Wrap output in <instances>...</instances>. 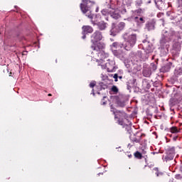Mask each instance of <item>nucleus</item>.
<instances>
[{"instance_id":"obj_19","label":"nucleus","mask_w":182,"mask_h":182,"mask_svg":"<svg viewBox=\"0 0 182 182\" xmlns=\"http://www.w3.org/2000/svg\"><path fill=\"white\" fill-rule=\"evenodd\" d=\"M134 157H136V159H138L139 160H141V159H143V155L138 151L134 153Z\"/></svg>"},{"instance_id":"obj_34","label":"nucleus","mask_w":182,"mask_h":182,"mask_svg":"<svg viewBox=\"0 0 182 182\" xmlns=\"http://www.w3.org/2000/svg\"><path fill=\"white\" fill-rule=\"evenodd\" d=\"M82 39H86V35H87V33H82Z\"/></svg>"},{"instance_id":"obj_41","label":"nucleus","mask_w":182,"mask_h":182,"mask_svg":"<svg viewBox=\"0 0 182 182\" xmlns=\"http://www.w3.org/2000/svg\"><path fill=\"white\" fill-rule=\"evenodd\" d=\"M95 90L92 89V92H94Z\"/></svg>"},{"instance_id":"obj_38","label":"nucleus","mask_w":182,"mask_h":182,"mask_svg":"<svg viewBox=\"0 0 182 182\" xmlns=\"http://www.w3.org/2000/svg\"><path fill=\"white\" fill-rule=\"evenodd\" d=\"M119 79H122V76H119Z\"/></svg>"},{"instance_id":"obj_18","label":"nucleus","mask_w":182,"mask_h":182,"mask_svg":"<svg viewBox=\"0 0 182 182\" xmlns=\"http://www.w3.org/2000/svg\"><path fill=\"white\" fill-rule=\"evenodd\" d=\"M142 136H143V134L140 135L137 138V137H136V135H134V137L132 138L131 140H132V141H134L135 143H140Z\"/></svg>"},{"instance_id":"obj_27","label":"nucleus","mask_w":182,"mask_h":182,"mask_svg":"<svg viewBox=\"0 0 182 182\" xmlns=\"http://www.w3.org/2000/svg\"><path fill=\"white\" fill-rule=\"evenodd\" d=\"M141 4H143V1L141 0L136 1V6H141Z\"/></svg>"},{"instance_id":"obj_22","label":"nucleus","mask_w":182,"mask_h":182,"mask_svg":"<svg viewBox=\"0 0 182 182\" xmlns=\"http://www.w3.org/2000/svg\"><path fill=\"white\" fill-rule=\"evenodd\" d=\"M170 132L171 133H179L180 130L178 129V128H177V127H172L170 129Z\"/></svg>"},{"instance_id":"obj_23","label":"nucleus","mask_w":182,"mask_h":182,"mask_svg":"<svg viewBox=\"0 0 182 182\" xmlns=\"http://www.w3.org/2000/svg\"><path fill=\"white\" fill-rule=\"evenodd\" d=\"M117 106H119V107H124V106H126V103L124 101H122L120 100H119L117 102Z\"/></svg>"},{"instance_id":"obj_25","label":"nucleus","mask_w":182,"mask_h":182,"mask_svg":"<svg viewBox=\"0 0 182 182\" xmlns=\"http://www.w3.org/2000/svg\"><path fill=\"white\" fill-rule=\"evenodd\" d=\"M143 86H146V89L151 87L150 83H149V82H147L146 80L143 82Z\"/></svg>"},{"instance_id":"obj_6","label":"nucleus","mask_w":182,"mask_h":182,"mask_svg":"<svg viewBox=\"0 0 182 182\" xmlns=\"http://www.w3.org/2000/svg\"><path fill=\"white\" fill-rule=\"evenodd\" d=\"M124 26H126V23H124V22L119 23L116 28L112 27L110 30V35L112 36H116L117 33H119L120 31H123L124 29Z\"/></svg>"},{"instance_id":"obj_4","label":"nucleus","mask_w":182,"mask_h":182,"mask_svg":"<svg viewBox=\"0 0 182 182\" xmlns=\"http://www.w3.org/2000/svg\"><path fill=\"white\" fill-rule=\"evenodd\" d=\"M99 59H97V62H98V65L102 66V69H105V59H107L109 58V53H105V51H101L98 53Z\"/></svg>"},{"instance_id":"obj_2","label":"nucleus","mask_w":182,"mask_h":182,"mask_svg":"<svg viewBox=\"0 0 182 182\" xmlns=\"http://www.w3.org/2000/svg\"><path fill=\"white\" fill-rule=\"evenodd\" d=\"M83 3L80 4V8L82 14H84L86 16L87 14H92L90 9H92V6H95V4L90 0H82Z\"/></svg>"},{"instance_id":"obj_1","label":"nucleus","mask_w":182,"mask_h":182,"mask_svg":"<svg viewBox=\"0 0 182 182\" xmlns=\"http://www.w3.org/2000/svg\"><path fill=\"white\" fill-rule=\"evenodd\" d=\"M125 43L124 46V49L125 50H132V48L134 45H136V42L137 41V36L136 34H132L127 36V34L124 35Z\"/></svg>"},{"instance_id":"obj_28","label":"nucleus","mask_w":182,"mask_h":182,"mask_svg":"<svg viewBox=\"0 0 182 182\" xmlns=\"http://www.w3.org/2000/svg\"><path fill=\"white\" fill-rule=\"evenodd\" d=\"M117 123L118 124H119L120 126H123L124 124V122L122 121V119H121L120 118L118 119L117 120Z\"/></svg>"},{"instance_id":"obj_32","label":"nucleus","mask_w":182,"mask_h":182,"mask_svg":"<svg viewBox=\"0 0 182 182\" xmlns=\"http://www.w3.org/2000/svg\"><path fill=\"white\" fill-rule=\"evenodd\" d=\"M113 77L114 79V82H117V79L119 77V75L117 74H114Z\"/></svg>"},{"instance_id":"obj_40","label":"nucleus","mask_w":182,"mask_h":182,"mask_svg":"<svg viewBox=\"0 0 182 182\" xmlns=\"http://www.w3.org/2000/svg\"><path fill=\"white\" fill-rule=\"evenodd\" d=\"M149 4H151V1H149Z\"/></svg>"},{"instance_id":"obj_3","label":"nucleus","mask_w":182,"mask_h":182,"mask_svg":"<svg viewBox=\"0 0 182 182\" xmlns=\"http://www.w3.org/2000/svg\"><path fill=\"white\" fill-rule=\"evenodd\" d=\"M86 16L88 17L89 19H90L91 23H92V25H97L100 31H105V29L107 28V23H105V21H100L96 23V21H93V18H95V14H92L91 12L87 14Z\"/></svg>"},{"instance_id":"obj_5","label":"nucleus","mask_w":182,"mask_h":182,"mask_svg":"<svg viewBox=\"0 0 182 182\" xmlns=\"http://www.w3.org/2000/svg\"><path fill=\"white\" fill-rule=\"evenodd\" d=\"M105 69H107V72L113 73L116 72L117 70V66H116V61L108 60L105 63Z\"/></svg>"},{"instance_id":"obj_15","label":"nucleus","mask_w":182,"mask_h":182,"mask_svg":"<svg viewBox=\"0 0 182 182\" xmlns=\"http://www.w3.org/2000/svg\"><path fill=\"white\" fill-rule=\"evenodd\" d=\"M110 93H113L114 95H117L119 93V88L116 85H113L110 89Z\"/></svg>"},{"instance_id":"obj_8","label":"nucleus","mask_w":182,"mask_h":182,"mask_svg":"<svg viewBox=\"0 0 182 182\" xmlns=\"http://www.w3.org/2000/svg\"><path fill=\"white\" fill-rule=\"evenodd\" d=\"M102 39L103 34L99 31H95L91 36V42H100Z\"/></svg>"},{"instance_id":"obj_37","label":"nucleus","mask_w":182,"mask_h":182,"mask_svg":"<svg viewBox=\"0 0 182 182\" xmlns=\"http://www.w3.org/2000/svg\"><path fill=\"white\" fill-rule=\"evenodd\" d=\"M100 174H103V173H98V176H100Z\"/></svg>"},{"instance_id":"obj_16","label":"nucleus","mask_w":182,"mask_h":182,"mask_svg":"<svg viewBox=\"0 0 182 182\" xmlns=\"http://www.w3.org/2000/svg\"><path fill=\"white\" fill-rule=\"evenodd\" d=\"M155 171H156L155 173L156 177H160L161 178H164V174L160 171H159V168H154Z\"/></svg>"},{"instance_id":"obj_21","label":"nucleus","mask_w":182,"mask_h":182,"mask_svg":"<svg viewBox=\"0 0 182 182\" xmlns=\"http://www.w3.org/2000/svg\"><path fill=\"white\" fill-rule=\"evenodd\" d=\"M135 21L136 22H137V23H144V22H146V21H144V18H143V17H140L139 18V17H135Z\"/></svg>"},{"instance_id":"obj_9","label":"nucleus","mask_w":182,"mask_h":182,"mask_svg":"<svg viewBox=\"0 0 182 182\" xmlns=\"http://www.w3.org/2000/svg\"><path fill=\"white\" fill-rule=\"evenodd\" d=\"M109 14L113 19H119L121 16L118 9H112L109 11Z\"/></svg>"},{"instance_id":"obj_39","label":"nucleus","mask_w":182,"mask_h":182,"mask_svg":"<svg viewBox=\"0 0 182 182\" xmlns=\"http://www.w3.org/2000/svg\"><path fill=\"white\" fill-rule=\"evenodd\" d=\"M129 157H132V154L129 155Z\"/></svg>"},{"instance_id":"obj_12","label":"nucleus","mask_w":182,"mask_h":182,"mask_svg":"<svg viewBox=\"0 0 182 182\" xmlns=\"http://www.w3.org/2000/svg\"><path fill=\"white\" fill-rule=\"evenodd\" d=\"M143 76L145 77H150L151 76V69L146 68L143 70Z\"/></svg>"},{"instance_id":"obj_29","label":"nucleus","mask_w":182,"mask_h":182,"mask_svg":"<svg viewBox=\"0 0 182 182\" xmlns=\"http://www.w3.org/2000/svg\"><path fill=\"white\" fill-rule=\"evenodd\" d=\"M105 99H106V97H104L101 102V105L102 106H105V105H107V101H105Z\"/></svg>"},{"instance_id":"obj_11","label":"nucleus","mask_w":182,"mask_h":182,"mask_svg":"<svg viewBox=\"0 0 182 182\" xmlns=\"http://www.w3.org/2000/svg\"><path fill=\"white\" fill-rule=\"evenodd\" d=\"M171 66H173V63H168L166 65L161 68V72H170Z\"/></svg>"},{"instance_id":"obj_13","label":"nucleus","mask_w":182,"mask_h":182,"mask_svg":"<svg viewBox=\"0 0 182 182\" xmlns=\"http://www.w3.org/2000/svg\"><path fill=\"white\" fill-rule=\"evenodd\" d=\"M112 48H114L115 49H119V48H124V44L119 42H114L112 43Z\"/></svg>"},{"instance_id":"obj_20","label":"nucleus","mask_w":182,"mask_h":182,"mask_svg":"<svg viewBox=\"0 0 182 182\" xmlns=\"http://www.w3.org/2000/svg\"><path fill=\"white\" fill-rule=\"evenodd\" d=\"M149 69H151V70L153 72H156V70H157V64H156L154 63H151Z\"/></svg>"},{"instance_id":"obj_33","label":"nucleus","mask_w":182,"mask_h":182,"mask_svg":"<svg viewBox=\"0 0 182 182\" xmlns=\"http://www.w3.org/2000/svg\"><path fill=\"white\" fill-rule=\"evenodd\" d=\"M114 119L116 120V119H117L119 120V119H120V117H119V115L117 114V113H115V114H114Z\"/></svg>"},{"instance_id":"obj_10","label":"nucleus","mask_w":182,"mask_h":182,"mask_svg":"<svg viewBox=\"0 0 182 182\" xmlns=\"http://www.w3.org/2000/svg\"><path fill=\"white\" fill-rule=\"evenodd\" d=\"M82 30V33H92L93 32V27L90 26H83Z\"/></svg>"},{"instance_id":"obj_17","label":"nucleus","mask_w":182,"mask_h":182,"mask_svg":"<svg viewBox=\"0 0 182 182\" xmlns=\"http://www.w3.org/2000/svg\"><path fill=\"white\" fill-rule=\"evenodd\" d=\"M117 114L119 117V119L126 118V112L123 111L117 110Z\"/></svg>"},{"instance_id":"obj_26","label":"nucleus","mask_w":182,"mask_h":182,"mask_svg":"<svg viewBox=\"0 0 182 182\" xmlns=\"http://www.w3.org/2000/svg\"><path fill=\"white\" fill-rule=\"evenodd\" d=\"M110 13V11H108L107 9H102L101 11V14L102 15H104L105 16H106V15H107V14Z\"/></svg>"},{"instance_id":"obj_30","label":"nucleus","mask_w":182,"mask_h":182,"mask_svg":"<svg viewBox=\"0 0 182 182\" xmlns=\"http://www.w3.org/2000/svg\"><path fill=\"white\" fill-rule=\"evenodd\" d=\"M115 109L113 107V105H110V112L113 113V114H116L117 111H114Z\"/></svg>"},{"instance_id":"obj_35","label":"nucleus","mask_w":182,"mask_h":182,"mask_svg":"<svg viewBox=\"0 0 182 182\" xmlns=\"http://www.w3.org/2000/svg\"><path fill=\"white\" fill-rule=\"evenodd\" d=\"M154 3L157 5V0H154Z\"/></svg>"},{"instance_id":"obj_36","label":"nucleus","mask_w":182,"mask_h":182,"mask_svg":"<svg viewBox=\"0 0 182 182\" xmlns=\"http://www.w3.org/2000/svg\"><path fill=\"white\" fill-rule=\"evenodd\" d=\"M48 96H52V94H48Z\"/></svg>"},{"instance_id":"obj_14","label":"nucleus","mask_w":182,"mask_h":182,"mask_svg":"<svg viewBox=\"0 0 182 182\" xmlns=\"http://www.w3.org/2000/svg\"><path fill=\"white\" fill-rule=\"evenodd\" d=\"M145 28L147 29V31H153L154 29V23H146Z\"/></svg>"},{"instance_id":"obj_7","label":"nucleus","mask_w":182,"mask_h":182,"mask_svg":"<svg viewBox=\"0 0 182 182\" xmlns=\"http://www.w3.org/2000/svg\"><path fill=\"white\" fill-rule=\"evenodd\" d=\"M91 49L92 50H96V52H102L105 48H106V46L103 43H100L99 41L97 42H92Z\"/></svg>"},{"instance_id":"obj_24","label":"nucleus","mask_w":182,"mask_h":182,"mask_svg":"<svg viewBox=\"0 0 182 182\" xmlns=\"http://www.w3.org/2000/svg\"><path fill=\"white\" fill-rule=\"evenodd\" d=\"M168 151H169L170 154H174L176 153V147L168 146Z\"/></svg>"},{"instance_id":"obj_31","label":"nucleus","mask_w":182,"mask_h":182,"mask_svg":"<svg viewBox=\"0 0 182 182\" xmlns=\"http://www.w3.org/2000/svg\"><path fill=\"white\" fill-rule=\"evenodd\" d=\"M95 86H96V82L93 81L90 83V87L93 88Z\"/></svg>"}]
</instances>
